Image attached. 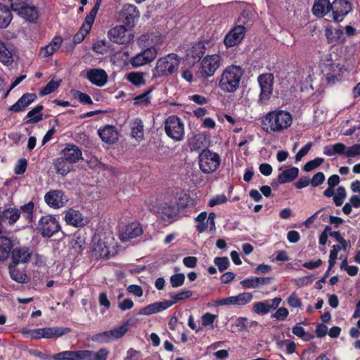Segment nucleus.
Returning a JSON list of instances; mask_svg holds the SVG:
<instances>
[{
  "label": "nucleus",
  "instance_id": "obj_1",
  "mask_svg": "<svg viewBox=\"0 0 360 360\" xmlns=\"http://www.w3.org/2000/svg\"><path fill=\"white\" fill-rule=\"evenodd\" d=\"M292 124L291 114L283 110L269 112L262 122L263 129L267 133H280L288 129Z\"/></svg>",
  "mask_w": 360,
  "mask_h": 360
},
{
  "label": "nucleus",
  "instance_id": "obj_2",
  "mask_svg": "<svg viewBox=\"0 0 360 360\" xmlns=\"http://www.w3.org/2000/svg\"><path fill=\"white\" fill-rule=\"evenodd\" d=\"M145 41H147L146 46H148V47L143 49L141 52L130 59V63L134 67H139L153 61L158 54L155 45L161 44L162 39L160 36L153 34H143L139 38L140 44Z\"/></svg>",
  "mask_w": 360,
  "mask_h": 360
},
{
  "label": "nucleus",
  "instance_id": "obj_3",
  "mask_svg": "<svg viewBox=\"0 0 360 360\" xmlns=\"http://www.w3.org/2000/svg\"><path fill=\"white\" fill-rule=\"evenodd\" d=\"M243 70L240 66L231 65L221 72L219 80V89L225 93H233L239 88Z\"/></svg>",
  "mask_w": 360,
  "mask_h": 360
},
{
  "label": "nucleus",
  "instance_id": "obj_4",
  "mask_svg": "<svg viewBox=\"0 0 360 360\" xmlns=\"http://www.w3.org/2000/svg\"><path fill=\"white\" fill-rule=\"evenodd\" d=\"M70 329L63 327H46L37 329H28L23 328L20 333L27 338L38 340L41 338H60L62 335L69 333Z\"/></svg>",
  "mask_w": 360,
  "mask_h": 360
},
{
  "label": "nucleus",
  "instance_id": "obj_5",
  "mask_svg": "<svg viewBox=\"0 0 360 360\" xmlns=\"http://www.w3.org/2000/svg\"><path fill=\"white\" fill-rule=\"evenodd\" d=\"M180 58L175 53L160 58L154 70L155 77L167 76L174 73L179 68Z\"/></svg>",
  "mask_w": 360,
  "mask_h": 360
},
{
  "label": "nucleus",
  "instance_id": "obj_6",
  "mask_svg": "<svg viewBox=\"0 0 360 360\" xmlns=\"http://www.w3.org/2000/svg\"><path fill=\"white\" fill-rule=\"evenodd\" d=\"M133 324L132 319H128L123 325L110 330L94 334L91 340L99 344L109 343L122 338L129 330V326Z\"/></svg>",
  "mask_w": 360,
  "mask_h": 360
},
{
  "label": "nucleus",
  "instance_id": "obj_7",
  "mask_svg": "<svg viewBox=\"0 0 360 360\" xmlns=\"http://www.w3.org/2000/svg\"><path fill=\"white\" fill-rule=\"evenodd\" d=\"M165 131L174 141H181L184 139V124L176 115H171L165 120Z\"/></svg>",
  "mask_w": 360,
  "mask_h": 360
},
{
  "label": "nucleus",
  "instance_id": "obj_8",
  "mask_svg": "<svg viewBox=\"0 0 360 360\" xmlns=\"http://www.w3.org/2000/svg\"><path fill=\"white\" fill-rule=\"evenodd\" d=\"M221 158L219 155L210 150H203L199 155V166L205 174L215 172L219 167Z\"/></svg>",
  "mask_w": 360,
  "mask_h": 360
},
{
  "label": "nucleus",
  "instance_id": "obj_9",
  "mask_svg": "<svg viewBox=\"0 0 360 360\" xmlns=\"http://www.w3.org/2000/svg\"><path fill=\"white\" fill-rule=\"evenodd\" d=\"M221 64V58L219 54L207 55L200 63L198 72L199 77L207 79L212 77Z\"/></svg>",
  "mask_w": 360,
  "mask_h": 360
},
{
  "label": "nucleus",
  "instance_id": "obj_10",
  "mask_svg": "<svg viewBox=\"0 0 360 360\" xmlns=\"http://www.w3.org/2000/svg\"><path fill=\"white\" fill-rule=\"evenodd\" d=\"M113 238L102 235L95 236L93 238L92 252L96 257H108L110 255L112 248Z\"/></svg>",
  "mask_w": 360,
  "mask_h": 360
},
{
  "label": "nucleus",
  "instance_id": "obj_11",
  "mask_svg": "<svg viewBox=\"0 0 360 360\" xmlns=\"http://www.w3.org/2000/svg\"><path fill=\"white\" fill-rule=\"evenodd\" d=\"M257 82L260 87V93L258 98V103L264 105L270 99L274 82V77L271 73L259 75Z\"/></svg>",
  "mask_w": 360,
  "mask_h": 360
},
{
  "label": "nucleus",
  "instance_id": "obj_12",
  "mask_svg": "<svg viewBox=\"0 0 360 360\" xmlns=\"http://www.w3.org/2000/svg\"><path fill=\"white\" fill-rule=\"evenodd\" d=\"M108 38L114 43L129 44L134 38L132 30L126 25H117L108 32Z\"/></svg>",
  "mask_w": 360,
  "mask_h": 360
},
{
  "label": "nucleus",
  "instance_id": "obj_13",
  "mask_svg": "<svg viewBox=\"0 0 360 360\" xmlns=\"http://www.w3.org/2000/svg\"><path fill=\"white\" fill-rule=\"evenodd\" d=\"M60 226L58 221L52 215H46L40 218L37 229L43 236L51 237L58 232Z\"/></svg>",
  "mask_w": 360,
  "mask_h": 360
},
{
  "label": "nucleus",
  "instance_id": "obj_14",
  "mask_svg": "<svg viewBox=\"0 0 360 360\" xmlns=\"http://www.w3.org/2000/svg\"><path fill=\"white\" fill-rule=\"evenodd\" d=\"M100 3L98 1L94 7L91 9L89 14L86 16L84 23L82 24L80 30L75 35L73 41L75 44H79L82 42L86 35L89 32L91 29L93 22H94L95 18L97 15Z\"/></svg>",
  "mask_w": 360,
  "mask_h": 360
},
{
  "label": "nucleus",
  "instance_id": "obj_15",
  "mask_svg": "<svg viewBox=\"0 0 360 360\" xmlns=\"http://www.w3.org/2000/svg\"><path fill=\"white\" fill-rule=\"evenodd\" d=\"M352 10V6L347 0H333L331 11L335 22H342Z\"/></svg>",
  "mask_w": 360,
  "mask_h": 360
},
{
  "label": "nucleus",
  "instance_id": "obj_16",
  "mask_svg": "<svg viewBox=\"0 0 360 360\" xmlns=\"http://www.w3.org/2000/svg\"><path fill=\"white\" fill-rule=\"evenodd\" d=\"M91 350L64 351L53 355L54 360H92Z\"/></svg>",
  "mask_w": 360,
  "mask_h": 360
},
{
  "label": "nucleus",
  "instance_id": "obj_17",
  "mask_svg": "<svg viewBox=\"0 0 360 360\" xmlns=\"http://www.w3.org/2000/svg\"><path fill=\"white\" fill-rule=\"evenodd\" d=\"M216 215L214 212H210L207 216V212H202L200 213L195 218L198 222L196 229L199 233L205 231H214Z\"/></svg>",
  "mask_w": 360,
  "mask_h": 360
},
{
  "label": "nucleus",
  "instance_id": "obj_18",
  "mask_svg": "<svg viewBox=\"0 0 360 360\" xmlns=\"http://www.w3.org/2000/svg\"><path fill=\"white\" fill-rule=\"evenodd\" d=\"M12 9L22 18L30 22H35L39 18L37 8L28 4H12Z\"/></svg>",
  "mask_w": 360,
  "mask_h": 360
},
{
  "label": "nucleus",
  "instance_id": "obj_19",
  "mask_svg": "<svg viewBox=\"0 0 360 360\" xmlns=\"http://www.w3.org/2000/svg\"><path fill=\"white\" fill-rule=\"evenodd\" d=\"M44 201L50 207L59 209L65 206L68 198L60 190H51L45 194Z\"/></svg>",
  "mask_w": 360,
  "mask_h": 360
},
{
  "label": "nucleus",
  "instance_id": "obj_20",
  "mask_svg": "<svg viewBox=\"0 0 360 360\" xmlns=\"http://www.w3.org/2000/svg\"><path fill=\"white\" fill-rule=\"evenodd\" d=\"M158 216L165 223H171L177 216L178 210L174 203L165 202L157 207Z\"/></svg>",
  "mask_w": 360,
  "mask_h": 360
},
{
  "label": "nucleus",
  "instance_id": "obj_21",
  "mask_svg": "<svg viewBox=\"0 0 360 360\" xmlns=\"http://www.w3.org/2000/svg\"><path fill=\"white\" fill-rule=\"evenodd\" d=\"M64 219L65 222L74 227H83L89 222V218L77 210L70 208L65 211Z\"/></svg>",
  "mask_w": 360,
  "mask_h": 360
},
{
  "label": "nucleus",
  "instance_id": "obj_22",
  "mask_svg": "<svg viewBox=\"0 0 360 360\" xmlns=\"http://www.w3.org/2000/svg\"><path fill=\"white\" fill-rule=\"evenodd\" d=\"M246 28L243 25H237L232 28L225 36L224 45L232 47L239 44L245 37Z\"/></svg>",
  "mask_w": 360,
  "mask_h": 360
},
{
  "label": "nucleus",
  "instance_id": "obj_23",
  "mask_svg": "<svg viewBox=\"0 0 360 360\" xmlns=\"http://www.w3.org/2000/svg\"><path fill=\"white\" fill-rule=\"evenodd\" d=\"M140 16V13L137 8L132 4H125L122 6L120 13L119 18L124 22L127 26L131 27L134 22Z\"/></svg>",
  "mask_w": 360,
  "mask_h": 360
},
{
  "label": "nucleus",
  "instance_id": "obj_24",
  "mask_svg": "<svg viewBox=\"0 0 360 360\" xmlns=\"http://www.w3.org/2000/svg\"><path fill=\"white\" fill-rule=\"evenodd\" d=\"M143 233V229L139 223L133 222L126 225L120 230L119 236L122 241L125 242L135 238Z\"/></svg>",
  "mask_w": 360,
  "mask_h": 360
},
{
  "label": "nucleus",
  "instance_id": "obj_25",
  "mask_svg": "<svg viewBox=\"0 0 360 360\" xmlns=\"http://www.w3.org/2000/svg\"><path fill=\"white\" fill-rule=\"evenodd\" d=\"M281 301L282 299L281 297H275L271 300L257 302L254 304L252 310L257 314H266L271 310L276 309L279 306Z\"/></svg>",
  "mask_w": 360,
  "mask_h": 360
},
{
  "label": "nucleus",
  "instance_id": "obj_26",
  "mask_svg": "<svg viewBox=\"0 0 360 360\" xmlns=\"http://www.w3.org/2000/svg\"><path fill=\"white\" fill-rule=\"evenodd\" d=\"M86 79L97 86H103L108 82V76L103 69L93 68L87 70Z\"/></svg>",
  "mask_w": 360,
  "mask_h": 360
},
{
  "label": "nucleus",
  "instance_id": "obj_27",
  "mask_svg": "<svg viewBox=\"0 0 360 360\" xmlns=\"http://www.w3.org/2000/svg\"><path fill=\"white\" fill-rule=\"evenodd\" d=\"M32 255L30 248L27 247L15 248L11 252L13 265L25 264L29 262Z\"/></svg>",
  "mask_w": 360,
  "mask_h": 360
},
{
  "label": "nucleus",
  "instance_id": "obj_28",
  "mask_svg": "<svg viewBox=\"0 0 360 360\" xmlns=\"http://www.w3.org/2000/svg\"><path fill=\"white\" fill-rule=\"evenodd\" d=\"M37 96L34 94H25L15 104L9 107L8 110L15 112L23 111L29 105L34 102Z\"/></svg>",
  "mask_w": 360,
  "mask_h": 360
},
{
  "label": "nucleus",
  "instance_id": "obj_29",
  "mask_svg": "<svg viewBox=\"0 0 360 360\" xmlns=\"http://www.w3.org/2000/svg\"><path fill=\"white\" fill-rule=\"evenodd\" d=\"M62 155L72 165L82 158L81 150L74 144H68L62 150Z\"/></svg>",
  "mask_w": 360,
  "mask_h": 360
},
{
  "label": "nucleus",
  "instance_id": "obj_30",
  "mask_svg": "<svg viewBox=\"0 0 360 360\" xmlns=\"http://www.w3.org/2000/svg\"><path fill=\"white\" fill-rule=\"evenodd\" d=\"M171 306H172V303H169V300L154 302L141 309L139 314L146 316L150 315L165 310Z\"/></svg>",
  "mask_w": 360,
  "mask_h": 360
},
{
  "label": "nucleus",
  "instance_id": "obj_31",
  "mask_svg": "<svg viewBox=\"0 0 360 360\" xmlns=\"http://www.w3.org/2000/svg\"><path fill=\"white\" fill-rule=\"evenodd\" d=\"M323 195L327 198L333 197V201L336 206H340L343 204L346 198V190L344 186H340L337 188L336 193L334 195V187L328 186L323 192Z\"/></svg>",
  "mask_w": 360,
  "mask_h": 360
},
{
  "label": "nucleus",
  "instance_id": "obj_32",
  "mask_svg": "<svg viewBox=\"0 0 360 360\" xmlns=\"http://www.w3.org/2000/svg\"><path fill=\"white\" fill-rule=\"evenodd\" d=\"M331 8L332 2L330 0H315L312 13L315 16L322 18L331 11Z\"/></svg>",
  "mask_w": 360,
  "mask_h": 360
},
{
  "label": "nucleus",
  "instance_id": "obj_33",
  "mask_svg": "<svg viewBox=\"0 0 360 360\" xmlns=\"http://www.w3.org/2000/svg\"><path fill=\"white\" fill-rule=\"evenodd\" d=\"M325 35L330 43L342 44L346 39L341 29L328 27L325 31Z\"/></svg>",
  "mask_w": 360,
  "mask_h": 360
},
{
  "label": "nucleus",
  "instance_id": "obj_34",
  "mask_svg": "<svg viewBox=\"0 0 360 360\" xmlns=\"http://www.w3.org/2000/svg\"><path fill=\"white\" fill-rule=\"evenodd\" d=\"M98 135L103 141L109 144L115 143L118 139V133L112 126H106L103 129H99Z\"/></svg>",
  "mask_w": 360,
  "mask_h": 360
},
{
  "label": "nucleus",
  "instance_id": "obj_35",
  "mask_svg": "<svg viewBox=\"0 0 360 360\" xmlns=\"http://www.w3.org/2000/svg\"><path fill=\"white\" fill-rule=\"evenodd\" d=\"M0 62L10 65L13 62V49L11 44H6L0 40Z\"/></svg>",
  "mask_w": 360,
  "mask_h": 360
},
{
  "label": "nucleus",
  "instance_id": "obj_36",
  "mask_svg": "<svg viewBox=\"0 0 360 360\" xmlns=\"http://www.w3.org/2000/svg\"><path fill=\"white\" fill-rule=\"evenodd\" d=\"M62 42L63 39L60 37H55L48 45L41 49L40 56L42 58H47L52 56L59 49Z\"/></svg>",
  "mask_w": 360,
  "mask_h": 360
},
{
  "label": "nucleus",
  "instance_id": "obj_37",
  "mask_svg": "<svg viewBox=\"0 0 360 360\" xmlns=\"http://www.w3.org/2000/svg\"><path fill=\"white\" fill-rule=\"evenodd\" d=\"M271 278L269 277H251L241 281V285L248 288H257L261 285L270 283Z\"/></svg>",
  "mask_w": 360,
  "mask_h": 360
},
{
  "label": "nucleus",
  "instance_id": "obj_38",
  "mask_svg": "<svg viewBox=\"0 0 360 360\" xmlns=\"http://www.w3.org/2000/svg\"><path fill=\"white\" fill-rule=\"evenodd\" d=\"M53 166L56 173L63 176L69 173L72 168V165L70 164L63 156L55 159L53 161Z\"/></svg>",
  "mask_w": 360,
  "mask_h": 360
},
{
  "label": "nucleus",
  "instance_id": "obj_39",
  "mask_svg": "<svg viewBox=\"0 0 360 360\" xmlns=\"http://www.w3.org/2000/svg\"><path fill=\"white\" fill-rule=\"evenodd\" d=\"M323 154L327 156L345 155L346 156V146L342 143L328 145L323 148Z\"/></svg>",
  "mask_w": 360,
  "mask_h": 360
},
{
  "label": "nucleus",
  "instance_id": "obj_40",
  "mask_svg": "<svg viewBox=\"0 0 360 360\" xmlns=\"http://www.w3.org/2000/svg\"><path fill=\"white\" fill-rule=\"evenodd\" d=\"M143 124L141 119H135L131 124V136L138 141L143 139Z\"/></svg>",
  "mask_w": 360,
  "mask_h": 360
},
{
  "label": "nucleus",
  "instance_id": "obj_41",
  "mask_svg": "<svg viewBox=\"0 0 360 360\" xmlns=\"http://www.w3.org/2000/svg\"><path fill=\"white\" fill-rule=\"evenodd\" d=\"M299 174V169L297 167H291L282 172L278 176V181L280 184H285L292 181Z\"/></svg>",
  "mask_w": 360,
  "mask_h": 360
},
{
  "label": "nucleus",
  "instance_id": "obj_42",
  "mask_svg": "<svg viewBox=\"0 0 360 360\" xmlns=\"http://www.w3.org/2000/svg\"><path fill=\"white\" fill-rule=\"evenodd\" d=\"M11 240L5 236L0 237V260L4 261L8 257L12 248Z\"/></svg>",
  "mask_w": 360,
  "mask_h": 360
},
{
  "label": "nucleus",
  "instance_id": "obj_43",
  "mask_svg": "<svg viewBox=\"0 0 360 360\" xmlns=\"http://www.w3.org/2000/svg\"><path fill=\"white\" fill-rule=\"evenodd\" d=\"M0 214L3 221L8 220L10 224H13L19 219L20 211L16 208H8L4 210Z\"/></svg>",
  "mask_w": 360,
  "mask_h": 360
},
{
  "label": "nucleus",
  "instance_id": "obj_44",
  "mask_svg": "<svg viewBox=\"0 0 360 360\" xmlns=\"http://www.w3.org/2000/svg\"><path fill=\"white\" fill-rule=\"evenodd\" d=\"M43 108L44 107L42 105H38L32 110L29 111L27 115V117L29 118V120L27 121V123L34 124L42 120L43 115L41 112L43 110Z\"/></svg>",
  "mask_w": 360,
  "mask_h": 360
},
{
  "label": "nucleus",
  "instance_id": "obj_45",
  "mask_svg": "<svg viewBox=\"0 0 360 360\" xmlns=\"http://www.w3.org/2000/svg\"><path fill=\"white\" fill-rule=\"evenodd\" d=\"M12 19L11 13L9 8L0 3V28L7 27Z\"/></svg>",
  "mask_w": 360,
  "mask_h": 360
},
{
  "label": "nucleus",
  "instance_id": "obj_46",
  "mask_svg": "<svg viewBox=\"0 0 360 360\" xmlns=\"http://www.w3.org/2000/svg\"><path fill=\"white\" fill-rule=\"evenodd\" d=\"M205 53V46L202 43H195L187 51V56L194 60L201 58Z\"/></svg>",
  "mask_w": 360,
  "mask_h": 360
},
{
  "label": "nucleus",
  "instance_id": "obj_47",
  "mask_svg": "<svg viewBox=\"0 0 360 360\" xmlns=\"http://www.w3.org/2000/svg\"><path fill=\"white\" fill-rule=\"evenodd\" d=\"M145 74L141 72H131L127 75V79L135 86L145 84Z\"/></svg>",
  "mask_w": 360,
  "mask_h": 360
},
{
  "label": "nucleus",
  "instance_id": "obj_48",
  "mask_svg": "<svg viewBox=\"0 0 360 360\" xmlns=\"http://www.w3.org/2000/svg\"><path fill=\"white\" fill-rule=\"evenodd\" d=\"M253 299V295L251 292H241L234 296L235 306H244L249 304Z\"/></svg>",
  "mask_w": 360,
  "mask_h": 360
},
{
  "label": "nucleus",
  "instance_id": "obj_49",
  "mask_svg": "<svg viewBox=\"0 0 360 360\" xmlns=\"http://www.w3.org/2000/svg\"><path fill=\"white\" fill-rule=\"evenodd\" d=\"M292 333L304 341H309L314 336L305 331L304 328L300 324L295 325L292 328Z\"/></svg>",
  "mask_w": 360,
  "mask_h": 360
},
{
  "label": "nucleus",
  "instance_id": "obj_50",
  "mask_svg": "<svg viewBox=\"0 0 360 360\" xmlns=\"http://www.w3.org/2000/svg\"><path fill=\"white\" fill-rule=\"evenodd\" d=\"M193 292L189 290H184L176 294H171L170 297L172 300H169V303H172V305L176 302L190 298Z\"/></svg>",
  "mask_w": 360,
  "mask_h": 360
},
{
  "label": "nucleus",
  "instance_id": "obj_51",
  "mask_svg": "<svg viewBox=\"0 0 360 360\" xmlns=\"http://www.w3.org/2000/svg\"><path fill=\"white\" fill-rule=\"evenodd\" d=\"M33 209L34 204L32 202H30L20 207V214H22V217H24L28 223L32 221Z\"/></svg>",
  "mask_w": 360,
  "mask_h": 360
},
{
  "label": "nucleus",
  "instance_id": "obj_52",
  "mask_svg": "<svg viewBox=\"0 0 360 360\" xmlns=\"http://www.w3.org/2000/svg\"><path fill=\"white\" fill-rule=\"evenodd\" d=\"M60 84V80L51 79L44 88L40 90L39 94L41 96L48 95L53 92L58 88Z\"/></svg>",
  "mask_w": 360,
  "mask_h": 360
},
{
  "label": "nucleus",
  "instance_id": "obj_53",
  "mask_svg": "<svg viewBox=\"0 0 360 360\" xmlns=\"http://www.w3.org/2000/svg\"><path fill=\"white\" fill-rule=\"evenodd\" d=\"M9 273L11 278L18 283H23L26 280V275L18 271L15 266H9Z\"/></svg>",
  "mask_w": 360,
  "mask_h": 360
},
{
  "label": "nucleus",
  "instance_id": "obj_54",
  "mask_svg": "<svg viewBox=\"0 0 360 360\" xmlns=\"http://www.w3.org/2000/svg\"><path fill=\"white\" fill-rule=\"evenodd\" d=\"M153 91V88L149 89L144 93L136 96L134 98L135 105H148L150 103V97L148 95Z\"/></svg>",
  "mask_w": 360,
  "mask_h": 360
},
{
  "label": "nucleus",
  "instance_id": "obj_55",
  "mask_svg": "<svg viewBox=\"0 0 360 360\" xmlns=\"http://www.w3.org/2000/svg\"><path fill=\"white\" fill-rule=\"evenodd\" d=\"M341 249H342L341 245H334L332 247V250H330V255H329V259H328L329 266H328V269L327 271V274L336 263V260L338 258V254L340 251Z\"/></svg>",
  "mask_w": 360,
  "mask_h": 360
},
{
  "label": "nucleus",
  "instance_id": "obj_56",
  "mask_svg": "<svg viewBox=\"0 0 360 360\" xmlns=\"http://www.w3.org/2000/svg\"><path fill=\"white\" fill-rule=\"evenodd\" d=\"M193 205V200L187 194L182 195L176 202L178 211Z\"/></svg>",
  "mask_w": 360,
  "mask_h": 360
},
{
  "label": "nucleus",
  "instance_id": "obj_57",
  "mask_svg": "<svg viewBox=\"0 0 360 360\" xmlns=\"http://www.w3.org/2000/svg\"><path fill=\"white\" fill-rule=\"evenodd\" d=\"M188 143L191 150H198L202 145V136L200 134L193 135L188 139Z\"/></svg>",
  "mask_w": 360,
  "mask_h": 360
},
{
  "label": "nucleus",
  "instance_id": "obj_58",
  "mask_svg": "<svg viewBox=\"0 0 360 360\" xmlns=\"http://www.w3.org/2000/svg\"><path fill=\"white\" fill-rule=\"evenodd\" d=\"M217 318V315L207 312L201 317L202 326L204 327L211 326L213 328V323Z\"/></svg>",
  "mask_w": 360,
  "mask_h": 360
},
{
  "label": "nucleus",
  "instance_id": "obj_59",
  "mask_svg": "<svg viewBox=\"0 0 360 360\" xmlns=\"http://www.w3.org/2000/svg\"><path fill=\"white\" fill-rule=\"evenodd\" d=\"M108 43L106 40H98L93 45V50L99 54H104L108 51Z\"/></svg>",
  "mask_w": 360,
  "mask_h": 360
},
{
  "label": "nucleus",
  "instance_id": "obj_60",
  "mask_svg": "<svg viewBox=\"0 0 360 360\" xmlns=\"http://www.w3.org/2000/svg\"><path fill=\"white\" fill-rule=\"evenodd\" d=\"M184 281L185 276L181 273L174 274L170 277V283L173 288L181 286L184 284Z\"/></svg>",
  "mask_w": 360,
  "mask_h": 360
},
{
  "label": "nucleus",
  "instance_id": "obj_61",
  "mask_svg": "<svg viewBox=\"0 0 360 360\" xmlns=\"http://www.w3.org/2000/svg\"><path fill=\"white\" fill-rule=\"evenodd\" d=\"M214 262L218 266L220 271H224L227 269L230 264L229 260L226 257H215Z\"/></svg>",
  "mask_w": 360,
  "mask_h": 360
},
{
  "label": "nucleus",
  "instance_id": "obj_62",
  "mask_svg": "<svg viewBox=\"0 0 360 360\" xmlns=\"http://www.w3.org/2000/svg\"><path fill=\"white\" fill-rule=\"evenodd\" d=\"M323 161L324 160L323 158H316L313 160L307 162L304 167V169L306 172H310L320 166Z\"/></svg>",
  "mask_w": 360,
  "mask_h": 360
},
{
  "label": "nucleus",
  "instance_id": "obj_63",
  "mask_svg": "<svg viewBox=\"0 0 360 360\" xmlns=\"http://www.w3.org/2000/svg\"><path fill=\"white\" fill-rule=\"evenodd\" d=\"M289 311L285 307L278 308L276 311L271 314V318L278 321H284L288 316Z\"/></svg>",
  "mask_w": 360,
  "mask_h": 360
},
{
  "label": "nucleus",
  "instance_id": "obj_64",
  "mask_svg": "<svg viewBox=\"0 0 360 360\" xmlns=\"http://www.w3.org/2000/svg\"><path fill=\"white\" fill-rule=\"evenodd\" d=\"M109 351L106 348H101L96 352H94L92 360H107Z\"/></svg>",
  "mask_w": 360,
  "mask_h": 360
}]
</instances>
